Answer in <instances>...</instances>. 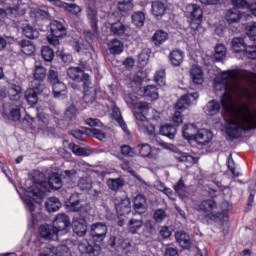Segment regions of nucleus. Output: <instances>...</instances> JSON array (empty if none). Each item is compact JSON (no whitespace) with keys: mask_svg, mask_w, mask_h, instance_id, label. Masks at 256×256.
Segmentation results:
<instances>
[{"mask_svg":"<svg viewBox=\"0 0 256 256\" xmlns=\"http://www.w3.org/2000/svg\"><path fill=\"white\" fill-rule=\"evenodd\" d=\"M121 153L125 157H135V150L129 145H124L121 147Z\"/></svg>","mask_w":256,"mask_h":256,"instance_id":"64","label":"nucleus"},{"mask_svg":"<svg viewBox=\"0 0 256 256\" xmlns=\"http://www.w3.org/2000/svg\"><path fill=\"white\" fill-rule=\"evenodd\" d=\"M241 55L243 57H245L246 59H250L252 61L255 60L256 59V45L246 46V48H244Z\"/></svg>","mask_w":256,"mask_h":256,"instance_id":"52","label":"nucleus"},{"mask_svg":"<svg viewBox=\"0 0 256 256\" xmlns=\"http://www.w3.org/2000/svg\"><path fill=\"white\" fill-rule=\"evenodd\" d=\"M53 95L55 99H65L67 97V86L63 81L59 80L52 84Z\"/></svg>","mask_w":256,"mask_h":256,"instance_id":"18","label":"nucleus"},{"mask_svg":"<svg viewBox=\"0 0 256 256\" xmlns=\"http://www.w3.org/2000/svg\"><path fill=\"white\" fill-rule=\"evenodd\" d=\"M69 148L71 149V151L74 155H78V156L87 155V151H85L83 148L79 147V145H77V144L71 143V144H69Z\"/></svg>","mask_w":256,"mask_h":256,"instance_id":"59","label":"nucleus"},{"mask_svg":"<svg viewBox=\"0 0 256 256\" xmlns=\"http://www.w3.org/2000/svg\"><path fill=\"white\" fill-rule=\"evenodd\" d=\"M132 23L136 27H143V25L145 24V13L134 12L132 15Z\"/></svg>","mask_w":256,"mask_h":256,"instance_id":"51","label":"nucleus"},{"mask_svg":"<svg viewBox=\"0 0 256 256\" xmlns=\"http://www.w3.org/2000/svg\"><path fill=\"white\" fill-rule=\"evenodd\" d=\"M186 11L191 15L193 21L199 22L203 20V9H201V6L197 4H188L186 6Z\"/></svg>","mask_w":256,"mask_h":256,"instance_id":"17","label":"nucleus"},{"mask_svg":"<svg viewBox=\"0 0 256 256\" xmlns=\"http://www.w3.org/2000/svg\"><path fill=\"white\" fill-rule=\"evenodd\" d=\"M50 189H54L55 191L61 189L63 182L61 181V176L57 173H53L49 176L47 181Z\"/></svg>","mask_w":256,"mask_h":256,"instance_id":"33","label":"nucleus"},{"mask_svg":"<svg viewBox=\"0 0 256 256\" xmlns=\"http://www.w3.org/2000/svg\"><path fill=\"white\" fill-rule=\"evenodd\" d=\"M21 52L24 55H33L35 53V45L29 40H22L19 42Z\"/></svg>","mask_w":256,"mask_h":256,"instance_id":"38","label":"nucleus"},{"mask_svg":"<svg viewBox=\"0 0 256 256\" xmlns=\"http://www.w3.org/2000/svg\"><path fill=\"white\" fill-rule=\"evenodd\" d=\"M225 19L229 25L239 23V21H241V12L236 8L229 9L226 11Z\"/></svg>","mask_w":256,"mask_h":256,"instance_id":"29","label":"nucleus"},{"mask_svg":"<svg viewBox=\"0 0 256 256\" xmlns=\"http://www.w3.org/2000/svg\"><path fill=\"white\" fill-rule=\"evenodd\" d=\"M194 140L198 145H209L213 141V132L207 129L198 130Z\"/></svg>","mask_w":256,"mask_h":256,"instance_id":"15","label":"nucleus"},{"mask_svg":"<svg viewBox=\"0 0 256 256\" xmlns=\"http://www.w3.org/2000/svg\"><path fill=\"white\" fill-rule=\"evenodd\" d=\"M235 9H249V11L256 17V2L249 3L247 0H232Z\"/></svg>","mask_w":256,"mask_h":256,"instance_id":"21","label":"nucleus"},{"mask_svg":"<svg viewBox=\"0 0 256 256\" xmlns=\"http://www.w3.org/2000/svg\"><path fill=\"white\" fill-rule=\"evenodd\" d=\"M38 233L42 239L46 241H55L59 239V234L53 225L43 224L39 227Z\"/></svg>","mask_w":256,"mask_h":256,"instance_id":"10","label":"nucleus"},{"mask_svg":"<svg viewBox=\"0 0 256 256\" xmlns=\"http://www.w3.org/2000/svg\"><path fill=\"white\" fill-rule=\"evenodd\" d=\"M136 151H139V154L141 157H149V159H154L155 156H153V149L151 148V145L144 143L141 145H138L136 147Z\"/></svg>","mask_w":256,"mask_h":256,"instance_id":"41","label":"nucleus"},{"mask_svg":"<svg viewBox=\"0 0 256 256\" xmlns=\"http://www.w3.org/2000/svg\"><path fill=\"white\" fill-rule=\"evenodd\" d=\"M77 187L80 191H89L90 189H92L93 181L91 180V177H81L77 182Z\"/></svg>","mask_w":256,"mask_h":256,"instance_id":"37","label":"nucleus"},{"mask_svg":"<svg viewBox=\"0 0 256 256\" xmlns=\"http://www.w3.org/2000/svg\"><path fill=\"white\" fill-rule=\"evenodd\" d=\"M115 207L118 215H129L131 213V200L129 198H118L115 201Z\"/></svg>","mask_w":256,"mask_h":256,"instance_id":"13","label":"nucleus"},{"mask_svg":"<svg viewBox=\"0 0 256 256\" xmlns=\"http://www.w3.org/2000/svg\"><path fill=\"white\" fill-rule=\"evenodd\" d=\"M61 206V201H59V198L57 197H50L46 201V210L48 211V213H55L59 211V209H61Z\"/></svg>","mask_w":256,"mask_h":256,"instance_id":"30","label":"nucleus"},{"mask_svg":"<svg viewBox=\"0 0 256 256\" xmlns=\"http://www.w3.org/2000/svg\"><path fill=\"white\" fill-rule=\"evenodd\" d=\"M65 116L67 117V119L70 120L75 119V117H77V108L75 107V105H71L66 109Z\"/></svg>","mask_w":256,"mask_h":256,"instance_id":"63","label":"nucleus"},{"mask_svg":"<svg viewBox=\"0 0 256 256\" xmlns=\"http://www.w3.org/2000/svg\"><path fill=\"white\" fill-rule=\"evenodd\" d=\"M22 31L27 39H37L39 37V30L33 28V26L24 25Z\"/></svg>","mask_w":256,"mask_h":256,"instance_id":"46","label":"nucleus"},{"mask_svg":"<svg viewBox=\"0 0 256 256\" xmlns=\"http://www.w3.org/2000/svg\"><path fill=\"white\" fill-rule=\"evenodd\" d=\"M166 11H167V7L165 6V3L161 1L152 2L151 13L153 17H155L156 19H159V17H163Z\"/></svg>","mask_w":256,"mask_h":256,"instance_id":"22","label":"nucleus"},{"mask_svg":"<svg viewBox=\"0 0 256 256\" xmlns=\"http://www.w3.org/2000/svg\"><path fill=\"white\" fill-rule=\"evenodd\" d=\"M143 227V220L132 218L128 221L127 231L132 235H135L139 229Z\"/></svg>","mask_w":256,"mask_h":256,"instance_id":"36","label":"nucleus"},{"mask_svg":"<svg viewBox=\"0 0 256 256\" xmlns=\"http://www.w3.org/2000/svg\"><path fill=\"white\" fill-rule=\"evenodd\" d=\"M226 55H227V48H225V45L223 44L216 45L214 59H216V61H223Z\"/></svg>","mask_w":256,"mask_h":256,"instance_id":"49","label":"nucleus"},{"mask_svg":"<svg viewBox=\"0 0 256 256\" xmlns=\"http://www.w3.org/2000/svg\"><path fill=\"white\" fill-rule=\"evenodd\" d=\"M78 251H80V253H86L90 256H97L99 255L101 248L97 245H91V243H89V240L84 239L79 242Z\"/></svg>","mask_w":256,"mask_h":256,"instance_id":"12","label":"nucleus"},{"mask_svg":"<svg viewBox=\"0 0 256 256\" xmlns=\"http://www.w3.org/2000/svg\"><path fill=\"white\" fill-rule=\"evenodd\" d=\"M247 46L245 45V40L240 37L233 38L232 40V49L234 53H243L245 51V48Z\"/></svg>","mask_w":256,"mask_h":256,"instance_id":"43","label":"nucleus"},{"mask_svg":"<svg viewBox=\"0 0 256 256\" xmlns=\"http://www.w3.org/2000/svg\"><path fill=\"white\" fill-rule=\"evenodd\" d=\"M199 99V93L194 92L190 94L183 95L175 104V113L172 118V121L176 123V125H181L183 123V117L181 116L182 111L185 109H189L192 101H197Z\"/></svg>","mask_w":256,"mask_h":256,"instance_id":"3","label":"nucleus"},{"mask_svg":"<svg viewBox=\"0 0 256 256\" xmlns=\"http://www.w3.org/2000/svg\"><path fill=\"white\" fill-rule=\"evenodd\" d=\"M144 97H148L152 101H157L159 99V91L155 85H148L143 89Z\"/></svg>","mask_w":256,"mask_h":256,"instance_id":"40","label":"nucleus"},{"mask_svg":"<svg viewBox=\"0 0 256 256\" xmlns=\"http://www.w3.org/2000/svg\"><path fill=\"white\" fill-rule=\"evenodd\" d=\"M116 7L122 13L133 11V0H116Z\"/></svg>","mask_w":256,"mask_h":256,"instance_id":"39","label":"nucleus"},{"mask_svg":"<svg viewBox=\"0 0 256 256\" xmlns=\"http://www.w3.org/2000/svg\"><path fill=\"white\" fill-rule=\"evenodd\" d=\"M148 62H149V50H143L138 55V63L140 65H147Z\"/></svg>","mask_w":256,"mask_h":256,"instance_id":"62","label":"nucleus"},{"mask_svg":"<svg viewBox=\"0 0 256 256\" xmlns=\"http://www.w3.org/2000/svg\"><path fill=\"white\" fill-rule=\"evenodd\" d=\"M190 76L195 85H202L203 78V70L198 65H193L190 69Z\"/></svg>","mask_w":256,"mask_h":256,"instance_id":"23","label":"nucleus"},{"mask_svg":"<svg viewBox=\"0 0 256 256\" xmlns=\"http://www.w3.org/2000/svg\"><path fill=\"white\" fill-rule=\"evenodd\" d=\"M72 229L78 237H84L87 235V221L81 217H75L72 221Z\"/></svg>","mask_w":256,"mask_h":256,"instance_id":"14","label":"nucleus"},{"mask_svg":"<svg viewBox=\"0 0 256 256\" xmlns=\"http://www.w3.org/2000/svg\"><path fill=\"white\" fill-rule=\"evenodd\" d=\"M134 209L135 211L143 213L147 209V199L145 198V195L138 194L134 198Z\"/></svg>","mask_w":256,"mask_h":256,"instance_id":"31","label":"nucleus"},{"mask_svg":"<svg viewBox=\"0 0 256 256\" xmlns=\"http://www.w3.org/2000/svg\"><path fill=\"white\" fill-rule=\"evenodd\" d=\"M67 75L76 83H83L84 87L91 85V76L86 74L81 67H70L67 69Z\"/></svg>","mask_w":256,"mask_h":256,"instance_id":"6","label":"nucleus"},{"mask_svg":"<svg viewBox=\"0 0 256 256\" xmlns=\"http://www.w3.org/2000/svg\"><path fill=\"white\" fill-rule=\"evenodd\" d=\"M50 31L53 37H63L65 34V26L57 20L50 22Z\"/></svg>","mask_w":256,"mask_h":256,"instance_id":"27","label":"nucleus"},{"mask_svg":"<svg viewBox=\"0 0 256 256\" xmlns=\"http://www.w3.org/2000/svg\"><path fill=\"white\" fill-rule=\"evenodd\" d=\"M38 95L39 94L36 93L35 90L31 88L27 89L25 92V99L28 105H30L31 107H33V105H37V101H39Z\"/></svg>","mask_w":256,"mask_h":256,"instance_id":"44","label":"nucleus"},{"mask_svg":"<svg viewBox=\"0 0 256 256\" xmlns=\"http://www.w3.org/2000/svg\"><path fill=\"white\" fill-rule=\"evenodd\" d=\"M154 81L159 85L160 87H165L166 81H165V70H159L154 75Z\"/></svg>","mask_w":256,"mask_h":256,"instance_id":"56","label":"nucleus"},{"mask_svg":"<svg viewBox=\"0 0 256 256\" xmlns=\"http://www.w3.org/2000/svg\"><path fill=\"white\" fill-rule=\"evenodd\" d=\"M56 5L58 7H62V9H65V11H68V13H72V15H79L81 12V6L77 4L57 1Z\"/></svg>","mask_w":256,"mask_h":256,"instance_id":"28","label":"nucleus"},{"mask_svg":"<svg viewBox=\"0 0 256 256\" xmlns=\"http://www.w3.org/2000/svg\"><path fill=\"white\" fill-rule=\"evenodd\" d=\"M174 191H176V193H178V195H184L185 191H187V186H185V182H183L182 179H180L174 185Z\"/></svg>","mask_w":256,"mask_h":256,"instance_id":"61","label":"nucleus"},{"mask_svg":"<svg viewBox=\"0 0 256 256\" xmlns=\"http://www.w3.org/2000/svg\"><path fill=\"white\" fill-rule=\"evenodd\" d=\"M202 223L204 225H213V223H217L218 225H223L224 223H227L229 221V216L223 212L219 213H210L208 215H205L201 219Z\"/></svg>","mask_w":256,"mask_h":256,"instance_id":"8","label":"nucleus"},{"mask_svg":"<svg viewBox=\"0 0 256 256\" xmlns=\"http://www.w3.org/2000/svg\"><path fill=\"white\" fill-rule=\"evenodd\" d=\"M124 101L130 109H135V107L137 106V103H138L137 102V97H135L132 94L125 95L124 96Z\"/></svg>","mask_w":256,"mask_h":256,"instance_id":"57","label":"nucleus"},{"mask_svg":"<svg viewBox=\"0 0 256 256\" xmlns=\"http://www.w3.org/2000/svg\"><path fill=\"white\" fill-rule=\"evenodd\" d=\"M175 239L184 249H187L191 245V238L183 231L176 232Z\"/></svg>","mask_w":256,"mask_h":256,"instance_id":"34","label":"nucleus"},{"mask_svg":"<svg viewBox=\"0 0 256 256\" xmlns=\"http://www.w3.org/2000/svg\"><path fill=\"white\" fill-rule=\"evenodd\" d=\"M110 32L116 37H129V26L121 21L109 22Z\"/></svg>","mask_w":256,"mask_h":256,"instance_id":"11","label":"nucleus"},{"mask_svg":"<svg viewBox=\"0 0 256 256\" xmlns=\"http://www.w3.org/2000/svg\"><path fill=\"white\" fill-rule=\"evenodd\" d=\"M160 133L164 137H168V139H175V135H177V128L173 125L166 124L160 127Z\"/></svg>","mask_w":256,"mask_h":256,"instance_id":"42","label":"nucleus"},{"mask_svg":"<svg viewBox=\"0 0 256 256\" xmlns=\"http://www.w3.org/2000/svg\"><path fill=\"white\" fill-rule=\"evenodd\" d=\"M197 133H199V129L195 124H186L183 126L182 134L184 139H195V137H197Z\"/></svg>","mask_w":256,"mask_h":256,"instance_id":"25","label":"nucleus"},{"mask_svg":"<svg viewBox=\"0 0 256 256\" xmlns=\"http://www.w3.org/2000/svg\"><path fill=\"white\" fill-rule=\"evenodd\" d=\"M87 15L91 29L94 31V33H98L99 27L97 26V23L99 20L97 19V10L88 8Z\"/></svg>","mask_w":256,"mask_h":256,"instance_id":"32","label":"nucleus"},{"mask_svg":"<svg viewBox=\"0 0 256 256\" xmlns=\"http://www.w3.org/2000/svg\"><path fill=\"white\" fill-rule=\"evenodd\" d=\"M41 55L44 59V61L51 62L53 61V57H55V52L51 47L49 46H44L41 50Z\"/></svg>","mask_w":256,"mask_h":256,"instance_id":"55","label":"nucleus"},{"mask_svg":"<svg viewBox=\"0 0 256 256\" xmlns=\"http://www.w3.org/2000/svg\"><path fill=\"white\" fill-rule=\"evenodd\" d=\"M32 181L36 185H40V187H43L45 185V174L39 170H34L32 172Z\"/></svg>","mask_w":256,"mask_h":256,"instance_id":"50","label":"nucleus"},{"mask_svg":"<svg viewBox=\"0 0 256 256\" xmlns=\"http://www.w3.org/2000/svg\"><path fill=\"white\" fill-rule=\"evenodd\" d=\"M134 109H138L140 112H134V117L137 121V126L141 133L154 137L155 135V125L151 124L145 117L146 113H149L151 106L147 102H138Z\"/></svg>","mask_w":256,"mask_h":256,"instance_id":"2","label":"nucleus"},{"mask_svg":"<svg viewBox=\"0 0 256 256\" xmlns=\"http://www.w3.org/2000/svg\"><path fill=\"white\" fill-rule=\"evenodd\" d=\"M52 226L58 235H67L71 231V220L66 214L56 215Z\"/></svg>","mask_w":256,"mask_h":256,"instance_id":"5","label":"nucleus"},{"mask_svg":"<svg viewBox=\"0 0 256 256\" xmlns=\"http://www.w3.org/2000/svg\"><path fill=\"white\" fill-rule=\"evenodd\" d=\"M67 208L72 213H79L83 209V204L81 203V197L78 193H74L70 196V199L67 203Z\"/></svg>","mask_w":256,"mask_h":256,"instance_id":"16","label":"nucleus"},{"mask_svg":"<svg viewBox=\"0 0 256 256\" xmlns=\"http://www.w3.org/2000/svg\"><path fill=\"white\" fill-rule=\"evenodd\" d=\"M221 77L222 81L214 84L215 91H222L221 100L209 101L204 112L213 117L223 107L226 113V135L230 140L239 139L243 131L256 129V92L241 84L236 70L224 71Z\"/></svg>","mask_w":256,"mask_h":256,"instance_id":"1","label":"nucleus"},{"mask_svg":"<svg viewBox=\"0 0 256 256\" xmlns=\"http://www.w3.org/2000/svg\"><path fill=\"white\" fill-rule=\"evenodd\" d=\"M200 211H204V213H209V211H213V209H217V203L213 200H204L199 205Z\"/></svg>","mask_w":256,"mask_h":256,"instance_id":"48","label":"nucleus"},{"mask_svg":"<svg viewBox=\"0 0 256 256\" xmlns=\"http://www.w3.org/2000/svg\"><path fill=\"white\" fill-rule=\"evenodd\" d=\"M26 1L27 0H19L18 9L14 12H11V10L9 9V4H7V0H4L6 10L0 8V19H5V17H7L8 13L10 15H25V13L27 12V7H28Z\"/></svg>","mask_w":256,"mask_h":256,"instance_id":"9","label":"nucleus"},{"mask_svg":"<svg viewBox=\"0 0 256 256\" xmlns=\"http://www.w3.org/2000/svg\"><path fill=\"white\" fill-rule=\"evenodd\" d=\"M154 221H156V223H163V221H165L166 217H167V213H165V210L163 209H157L154 212Z\"/></svg>","mask_w":256,"mask_h":256,"instance_id":"58","label":"nucleus"},{"mask_svg":"<svg viewBox=\"0 0 256 256\" xmlns=\"http://www.w3.org/2000/svg\"><path fill=\"white\" fill-rule=\"evenodd\" d=\"M50 117L45 113L37 115L36 127L40 131H49Z\"/></svg>","mask_w":256,"mask_h":256,"instance_id":"24","label":"nucleus"},{"mask_svg":"<svg viewBox=\"0 0 256 256\" xmlns=\"http://www.w3.org/2000/svg\"><path fill=\"white\" fill-rule=\"evenodd\" d=\"M90 235L94 241H105V237H107V225L102 222L92 224L90 226Z\"/></svg>","mask_w":256,"mask_h":256,"instance_id":"7","label":"nucleus"},{"mask_svg":"<svg viewBox=\"0 0 256 256\" xmlns=\"http://www.w3.org/2000/svg\"><path fill=\"white\" fill-rule=\"evenodd\" d=\"M30 16L36 19V21H39V19H49V12L39 8H32L30 10Z\"/></svg>","mask_w":256,"mask_h":256,"instance_id":"45","label":"nucleus"},{"mask_svg":"<svg viewBox=\"0 0 256 256\" xmlns=\"http://www.w3.org/2000/svg\"><path fill=\"white\" fill-rule=\"evenodd\" d=\"M38 197H41V191L39 190H31L29 195L24 196L23 201L25 203V207L29 213H31L32 216V223H39V220L41 219V213H38L36 215L35 212V199Z\"/></svg>","mask_w":256,"mask_h":256,"instance_id":"4","label":"nucleus"},{"mask_svg":"<svg viewBox=\"0 0 256 256\" xmlns=\"http://www.w3.org/2000/svg\"><path fill=\"white\" fill-rule=\"evenodd\" d=\"M167 39H169V34L163 30H157L152 37V41L157 47L163 45Z\"/></svg>","mask_w":256,"mask_h":256,"instance_id":"35","label":"nucleus"},{"mask_svg":"<svg viewBox=\"0 0 256 256\" xmlns=\"http://www.w3.org/2000/svg\"><path fill=\"white\" fill-rule=\"evenodd\" d=\"M184 59H185V52L179 49L172 50L169 54V60L171 65H173V67H181V65H183Z\"/></svg>","mask_w":256,"mask_h":256,"instance_id":"19","label":"nucleus"},{"mask_svg":"<svg viewBox=\"0 0 256 256\" xmlns=\"http://www.w3.org/2000/svg\"><path fill=\"white\" fill-rule=\"evenodd\" d=\"M33 75L35 81H44L45 77H47V72L43 66L37 65L35 66Z\"/></svg>","mask_w":256,"mask_h":256,"instance_id":"53","label":"nucleus"},{"mask_svg":"<svg viewBox=\"0 0 256 256\" xmlns=\"http://www.w3.org/2000/svg\"><path fill=\"white\" fill-rule=\"evenodd\" d=\"M247 35L251 41H256V22L246 27Z\"/></svg>","mask_w":256,"mask_h":256,"instance_id":"60","label":"nucleus"},{"mask_svg":"<svg viewBox=\"0 0 256 256\" xmlns=\"http://www.w3.org/2000/svg\"><path fill=\"white\" fill-rule=\"evenodd\" d=\"M96 97L97 89H95L93 84L88 85L87 87L84 86V103H86L87 105H91L92 103H95Z\"/></svg>","mask_w":256,"mask_h":256,"instance_id":"20","label":"nucleus"},{"mask_svg":"<svg viewBox=\"0 0 256 256\" xmlns=\"http://www.w3.org/2000/svg\"><path fill=\"white\" fill-rule=\"evenodd\" d=\"M179 163H184L185 167H191V165H195L197 163V159L191 155L182 154L178 157Z\"/></svg>","mask_w":256,"mask_h":256,"instance_id":"54","label":"nucleus"},{"mask_svg":"<svg viewBox=\"0 0 256 256\" xmlns=\"http://www.w3.org/2000/svg\"><path fill=\"white\" fill-rule=\"evenodd\" d=\"M123 185L124 181L121 178H110L107 180L108 189H111V191H119Z\"/></svg>","mask_w":256,"mask_h":256,"instance_id":"47","label":"nucleus"},{"mask_svg":"<svg viewBox=\"0 0 256 256\" xmlns=\"http://www.w3.org/2000/svg\"><path fill=\"white\" fill-rule=\"evenodd\" d=\"M108 49L112 55H121L123 53V42L114 38L108 42Z\"/></svg>","mask_w":256,"mask_h":256,"instance_id":"26","label":"nucleus"}]
</instances>
